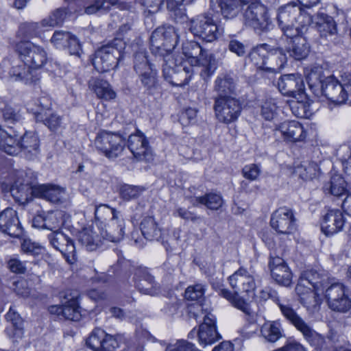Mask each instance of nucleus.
<instances>
[{
	"mask_svg": "<svg viewBox=\"0 0 351 351\" xmlns=\"http://www.w3.org/2000/svg\"><path fill=\"white\" fill-rule=\"evenodd\" d=\"M300 280H305L306 285H311L315 291H324L329 286L328 277L314 270L305 271Z\"/></svg>",
	"mask_w": 351,
	"mask_h": 351,
	"instance_id": "41",
	"label": "nucleus"
},
{
	"mask_svg": "<svg viewBox=\"0 0 351 351\" xmlns=\"http://www.w3.org/2000/svg\"><path fill=\"white\" fill-rule=\"evenodd\" d=\"M346 183L344 179L338 174L331 177L330 182L326 184L324 190L335 196H339L346 191Z\"/></svg>",
	"mask_w": 351,
	"mask_h": 351,
	"instance_id": "52",
	"label": "nucleus"
},
{
	"mask_svg": "<svg viewBox=\"0 0 351 351\" xmlns=\"http://www.w3.org/2000/svg\"><path fill=\"white\" fill-rule=\"evenodd\" d=\"M95 145L106 157L113 159L121 154L125 141V138L119 133L102 131L97 134Z\"/></svg>",
	"mask_w": 351,
	"mask_h": 351,
	"instance_id": "11",
	"label": "nucleus"
},
{
	"mask_svg": "<svg viewBox=\"0 0 351 351\" xmlns=\"http://www.w3.org/2000/svg\"><path fill=\"white\" fill-rule=\"evenodd\" d=\"M276 104L273 99L266 100L261 106V115L267 121L274 119L277 114Z\"/></svg>",
	"mask_w": 351,
	"mask_h": 351,
	"instance_id": "62",
	"label": "nucleus"
},
{
	"mask_svg": "<svg viewBox=\"0 0 351 351\" xmlns=\"http://www.w3.org/2000/svg\"><path fill=\"white\" fill-rule=\"evenodd\" d=\"M213 90L217 93L215 97H232L235 92L233 78L227 74L218 75L214 82Z\"/></svg>",
	"mask_w": 351,
	"mask_h": 351,
	"instance_id": "37",
	"label": "nucleus"
},
{
	"mask_svg": "<svg viewBox=\"0 0 351 351\" xmlns=\"http://www.w3.org/2000/svg\"><path fill=\"white\" fill-rule=\"evenodd\" d=\"M8 322L11 325L6 328L5 332L12 342H18L24 335L23 320L14 307L11 306L5 315Z\"/></svg>",
	"mask_w": 351,
	"mask_h": 351,
	"instance_id": "31",
	"label": "nucleus"
},
{
	"mask_svg": "<svg viewBox=\"0 0 351 351\" xmlns=\"http://www.w3.org/2000/svg\"><path fill=\"white\" fill-rule=\"evenodd\" d=\"M296 173L302 180H312L318 175V167L315 162L309 163L308 165H302L297 167Z\"/></svg>",
	"mask_w": 351,
	"mask_h": 351,
	"instance_id": "57",
	"label": "nucleus"
},
{
	"mask_svg": "<svg viewBox=\"0 0 351 351\" xmlns=\"http://www.w3.org/2000/svg\"><path fill=\"white\" fill-rule=\"evenodd\" d=\"M143 190L140 186L125 184L120 189V195L123 199L129 201L138 197Z\"/></svg>",
	"mask_w": 351,
	"mask_h": 351,
	"instance_id": "59",
	"label": "nucleus"
},
{
	"mask_svg": "<svg viewBox=\"0 0 351 351\" xmlns=\"http://www.w3.org/2000/svg\"><path fill=\"white\" fill-rule=\"evenodd\" d=\"M101 232L97 222L86 226L79 232L78 241L88 251L96 250L102 243Z\"/></svg>",
	"mask_w": 351,
	"mask_h": 351,
	"instance_id": "25",
	"label": "nucleus"
},
{
	"mask_svg": "<svg viewBox=\"0 0 351 351\" xmlns=\"http://www.w3.org/2000/svg\"><path fill=\"white\" fill-rule=\"evenodd\" d=\"M14 182L10 186L12 196L19 202H26L30 200L32 195L38 196L36 189L33 187L26 179V173L19 170L13 174Z\"/></svg>",
	"mask_w": 351,
	"mask_h": 351,
	"instance_id": "17",
	"label": "nucleus"
},
{
	"mask_svg": "<svg viewBox=\"0 0 351 351\" xmlns=\"http://www.w3.org/2000/svg\"><path fill=\"white\" fill-rule=\"evenodd\" d=\"M261 333L266 341L274 343L283 336V329L279 322L268 321L261 326Z\"/></svg>",
	"mask_w": 351,
	"mask_h": 351,
	"instance_id": "42",
	"label": "nucleus"
},
{
	"mask_svg": "<svg viewBox=\"0 0 351 351\" xmlns=\"http://www.w3.org/2000/svg\"><path fill=\"white\" fill-rule=\"evenodd\" d=\"M210 8L227 19H232L241 12L238 0H210Z\"/></svg>",
	"mask_w": 351,
	"mask_h": 351,
	"instance_id": "34",
	"label": "nucleus"
},
{
	"mask_svg": "<svg viewBox=\"0 0 351 351\" xmlns=\"http://www.w3.org/2000/svg\"><path fill=\"white\" fill-rule=\"evenodd\" d=\"M69 38H71L70 32L57 30L55 31L50 40L55 47L62 49L66 47Z\"/></svg>",
	"mask_w": 351,
	"mask_h": 351,
	"instance_id": "61",
	"label": "nucleus"
},
{
	"mask_svg": "<svg viewBox=\"0 0 351 351\" xmlns=\"http://www.w3.org/2000/svg\"><path fill=\"white\" fill-rule=\"evenodd\" d=\"M269 45L264 43L255 47L250 52L248 58L250 61L258 69L266 71L267 64V56Z\"/></svg>",
	"mask_w": 351,
	"mask_h": 351,
	"instance_id": "40",
	"label": "nucleus"
},
{
	"mask_svg": "<svg viewBox=\"0 0 351 351\" xmlns=\"http://www.w3.org/2000/svg\"><path fill=\"white\" fill-rule=\"evenodd\" d=\"M204 286L202 284H196L189 286L184 292V298L187 300L197 301L204 295Z\"/></svg>",
	"mask_w": 351,
	"mask_h": 351,
	"instance_id": "60",
	"label": "nucleus"
},
{
	"mask_svg": "<svg viewBox=\"0 0 351 351\" xmlns=\"http://www.w3.org/2000/svg\"><path fill=\"white\" fill-rule=\"evenodd\" d=\"M0 230L10 237L19 238L23 234V228L19 221L17 212L7 208L0 213Z\"/></svg>",
	"mask_w": 351,
	"mask_h": 351,
	"instance_id": "21",
	"label": "nucleus"
},
{
	"mask_svg": "<svg viewBox=\"0 0 351 351\" xmlns=\"http://www.w3.org/2000/svg\"><path fill=\"white\" fill-rule=\"evenodd\" d=\"M324 297L329 308L333 311L345 313L351 308V299L341 283L330 285L324 291Z\"/></svg>",
	"mask_w": 351,
	"mask_h": 351,
	"instance_id": "13",
	"label": "nucleus"
},
{
	"mask_svg": "<svg viewBox=\"0 0 351 351\" xmlns=\"http://www.w3.org/2000/svg\"><path fill=\"white\" fill-rule=\"evenodd\" d=\"M344 167L345 172L351 176V146H342L337 151Z\"/></svg>",
	"mask_w": 351,
	"mask_h": 351,
	"instance_id": "63",
	"label": "nucleus"
},
{
	"mask_svg": "<svg viewBox=\"0 0 351 351\" xmlns=\"http://www.w3.org/2000/svg\"><path fill=\"white\" fill-rule=\"evenodd\" d=\"M87 346L94 351H114L119 346L117 339L101 328H95L86 340Z\"/></svg>",
	"mask_w": 351,
	"mask_h": 351,
	"instance_id": "20",
	"label": "nucleus"
},
{
	"mask_svg": "<svg viewBox=\"0 0 351 351\" xmlns=\"http://www.w3.org/2000/svg\"><path fill=\"white\" fill-rule=\"evenodd\" d=\"M38 196L47 199L51 202H58L64 195V189L54 185H40L37 186Z\"/></svg>",
	"mask_w": 351,
	"mask_h": 351,
	"instance_id": "46",
	"label": "nucleus"
},
{
	"mask_svg": "<svg viewBox=\"0 0 351 351\" xmlns=\"http://www.w3.org/2000/svg\"><path fill=\"white\" fill-rule=\"evenodd\" d=\"M319 291L311 290L300 300V303L309 311H315L320 304Z\"/></svg>",
	"mask_w": 351,
	"mask_h": 351,
	"instance_id": "58",
	"label": "nucleus"
},
{
	"mask_svg": "<svg viewBox=\"0 0 351 351\" xmlns=\"http://www.w3.org/2000/svg\"><path fill=\"white\" fill-rule=\"evenodd\" d=\"M239 293H231L228 289H221L219 295L227 299L232 306L241 311L246 317L249 322H254L256 318V312L252 308L250 303L239 295Z\"/></svg>",
	"mask_w": 351,
	"mask_h": 351,
	"instance_id": "28",
	"label": "nucleus"
},
{
	"mask_svg": "<svg viewBox=\"0 0 351 351\" xmlns=\"http://www.w3.org/2000/svg\"><path fill=\"white\" fill-rule=\"evenodd\" d=\"M230 284L237 293H253L256 289L254 271L240 267L229 277Z\"/></svg>",
	"mask_w": 351,
	"mask_h": 351,
	"instance_id": "19",
	"label": "nucleus"
},
{
	"mask_svg": "<svg viewBox=\"0 0 351 351\" xmlns=\"http://www.w3.org/2000/svg\"><path fill=\"white\" fill-rule=\"evenodd\" d=\"M323 69L319 66H313L306 71V80L311 88L322 87L324 82Z\"/></svg>",
	"mask_w": 351,
	"mask_h": 351,
	"instance_id": "54",
	"label": "nucleus"
},
{
	"mask_svg": "<svg viewBox=\"0 0 351 351\" xmlns=\"http://www.w3.org/2000/svg\"><path fill=\"white\" fill-rule=\"evenodd\" d=\"M140 81L149 95L159 93L160 90L156 69L138 75Z\"/></svg>",
	"mask_w": 351,
	"mask_h": 351,
	"instance_id": "47",
	"label": "nucleus"
},
{
	"mask_svg": "<svg viewBox=\"0 0 351 351\" xmlns=\"http://www.w3.org/2000/svg\"><path fill=\"white\" fill-rule=\"evenodd\" d=\"M179 36L172 25H163L156 29L150 38V49L153 54L162 56L164 78L173 86L187 84L191 77V66L185 65L186 61L175 58L169 53L177 45Z\"/></svg>",
	"mask_w": 351,
	"mask_h": 351,
	"instance_id": "1",
	"label": "nucleus"
},
{
	"mask_svg": "<svg viewBox=\"0 0 351 351\" xmlns=\"http://www.w3.org/2000/svg\"><path fill=\"white\" fill-rule=\"evenodd\" d=\"M70 14L65 8H60L53 10L47 17L41 21L43 27H54L61 25L66 18L69 16Z\"/></svg>",
	"mask_w": 351,
	"mask_h": 351,
	"instance_id": "50",
	"label": "nucleus"
},
{
	"mask_svg": "<svg viewBox=\"0 0 351 351\" xmlns=\"http://www.w3.org/2000/svg\"><path fill=\"white\" fill-rule=\"evenodd\" d=\"M263 241L270 248L269 268L271 277L277 283L289 286L291 282L292 274L284 260V251L281 247H274L270 239L265 237Z\"/></svg>",
	"mask_w": 351,
	"mask_h": 351,
	"instance_id": "8",
	"label": "nucleus"
},
{
	"mask_svg": "<svg viewBox=\"0 0 351 351\" xmlns=\"http://www.w3.org/2000/svg\"><path fill=\"white\" fill-rule=\"evenodd\" d=\"M124 43L121 39L115 38L102 46L95 53L93 64L99 72H107L117 67L122 58Z\"/></svg>",
	"mask_w": 351,
	"mask_h": 351,
	"instance_id": "6",
	"label": "nucleus"
},
{
	"mask_svg": "<svg viewBox=\"0 0 351 351\" xmlns=\"http://www.w3.org/2000/svg\"><path fill=\"white\" fill-rule=\"evenodd\" d=\"M242 176L250 181L257 180L261 173L260 165L249 164L245 165L241 171Z\"/></svg>",
	"mask_w": 351,
	"mask_h": 351,
	"instance_id": "64",
	"label": "nucleus"
},
{
	"mask_svg": "<svg viewBox=\"0 0 351 351\" xmlns=\"http://www.w3.org/2000/svg\"><path fill=\"white\" fill-rule=\"evenodd\" d=\"M190 31L195 36L206 42L215 40L219 35L218 27L212 17L202 14L193 19L190 22Z\"/></svg>",
	"mask_w": 351,
	"mask_h": 351,
	"instance_id": "15",
	"label": "nucleus"
},
{
	"mask_svg": "<svg viewBox=\"0 0 351 351\" xmlns=\"http://www.w3.org/2000/svg\"><path fill=\"white\" fill-rule=\"evenodd\" d=\"M182 53L191 66L201 67L200 76L204 80H208L214 74L217 69L215 58L197 42L191 40L184 43Z\"/></svg>",
	"mask_w": 351,
	"mask_h": 351,
	"instance_id": "4",
	"label": "nucleus"
},
{
	"mask_svg": "<svg viewBox=\"0 0 351 351\" xmlns=\"http://www.w3.org/2000/svg\"><path fill=\"white\" fill-rule=\"evenodd\" d=\"M280 92L289 97L295 98L302 93L304 84L302 80L296 74H287L280 77L278 82Z\"/></svg>",
	"mask_w": 351,
	"mask_h": 351,
	"instance_id": "27",
	"label": "nucleus"
},
{
	"mask_svg": "<svg viewBox=\"0 0 351 351\" xmlns=\"http://www.w3.org/2000/svg\"><path fill=\"white\" fill-rule=\"evenodd\" d=\"M304 34L300 32L294 36H286L289 40L285 49L291 57L297 60L306 58L310 51V46Z\"/></svg>",
	"mask_w": 351,
	"mask_h": 351,
	"instance_id": "24",
	"label": "nucleus"
},
{
	"mask_svg": "<svg viewBox=\"0 0 351 351\" xmlns=\"http://www.w3.org/2000/svg\"><path fill=\"white\" fill-rule=\"evenodd\" d=\"M50 244L60 251L66 261L73 264L76 261V252L73 241L62 231H53L48 235Z\"/></svg>",
	"mask_w": 351,
	"mask_h": 351,
	"instance_id": "18",
	"label": "nucleus"
},
{
	"mask_svg": "<svg viewBox=\"0 0 351 351\" xmlns=\"http://www.w3.org/2000/svg\"><path fill=\"white\" fill-rule=\"evenodd\" d=\"M68 3L66 10L71 15L84 10L87 14L98 12H107L112 7L119 10H129L134 3V0H65Z\"/></svg>",
	"mask_w": 351,
	"mask_h": 351,
	"instance_id": "5",
	"label": "nucleus"
},
{
	"mask_svg": "<svg viewBox=\"0 0 351 351\" xmlns=\"http://www.w3.org/2000/svg\"><path fill=\"white\" fill-rule=\"evenodd\" d=\"M140 228L142 234L147 240H158L160 238L161 229L152 217H145L141 222Z\"/></svg>",
	"mask_w": 351,
	"mask_h": 351,
	"instance_id": "44",
	"label": "nucleus"
},
{
	"mask_svg": "<svg viewBox=\"0 0 351 351\" xmlns=\"http://www.w3.org/2000/svg\"><path fill=\"white\" fill-rule=\"evenodd\" d=\"M189 202L195 207L201 205L206 206L210 210H218L223 204V199L221 195L217 193H207L204 196H192L186 195Z\"/></svg>",
	"mask_w": 351,
	"mask_h": 351,
	"instance_id": "36",
	"label": "nucleus"
},
{
	"mask_svg": "<svg viewBox=\"0 0 351 351\" xmlns=\"http://www.w3.org/2000/svg\"><path fill=\"white\" fill-rule=\"evenodd\" d=\"M213 109L217 119L229 124L237 120L241 112V104L235 97H215Z\"/></svg>",
	"mask_w": 351,
	"mask_h": 351,
	"instance_id": "12",
	"label": "nucleus"
},
{
	"mask_svg": "<svg viewBox=\"0 0 351 351\" xmlns=\"http://www.w3.org/2000/svg\"><path fill=\"white\" fill-rule=\"evenodd\" d=\"M61 305H52L49 307V311L52 315H56L60 319L71 321H78L81 313L78 302L79 293L77 291L67 290L61 293Z\"/></svg>",
	"mask_w": 351,
	"mask_h": 351,
	"instance_id": "10",
	"label": "nucleus"
},
{
	"mask_svg": "<svg viewBox=\"0 0 351 351\" xmlns=\"http://www.w3.org/2000/svg\"><path fill=\"white\" fill-rule=\"evenodd\" d=\"M0 114L7 124H14L19 121L21 115L19 108L6 103L0 98Z\"/></svg>",
	"mask_w": 351,
	"mask_h": 351,
	"instance_id": "49",
	"label": "nucleus"
},
{
	"mask_svg": "<svg viewBox=\"0 0 351 351\" xmlns=\"http://www.w3.org/2000/svg\"><path fill=\"white\" fill-rule=\"evenodd\" d=\"M270 225L279 234L291 235L297 231L296 218L287 207H280L272 213Z\"/></svg>",
	"mask_w": 351,
	"mask_h": 351,
	"instance_id": "14",
	"label": "nucleus"
},
{
	"mask_svg": "<svg viewBox=\"0 0 351 351\" xmlns=\"http://www.w3.org/2000/svg\"><path fill=\"white\" fill-rule=\"evenodd\" d=\"M134 281L136 289L143 294L156 295L160 292V285L147 268H136L134 274Z\"/></svg>",
	"mask_w": 351,
	"mask_h": 351,
	"instance_id": "22",
	"label": "nucleus"
},
{
	"mask_svg": "<svg viewBox=\"0 0 351 351\" xmlns=\"http://www.w3.org/2000/svg\"><path fill=\"white\" fill-rule=\"evenodd\" d=\"M316 25L322 37L328 38L337 34V26L333 18L325 14L317 15Z\"/></svg>",
	"mask_w": 351,
	"mask_h": 351,
	"instance_id": "45",
	"label": "nucleus"
},
{
	"mask_svg": "<svg viewBox=\"0 0 351 351\" xmlns=\"http://www.w3.org/2000/svg\"><path fill=\"white\" fill-rule=\"evenodd\" d=\"M259 297L263 300L269 298L276 301L282 314L285 317L300 331L304 339L315 350L324 347V337L317 332L308 324H307L289 304H283L280 302L277 293L274 290L269 287L261 291Z\"/></svg>",
	"mask_w": 351,
	"mask_h": 351,
	"instance_id": "2",
	"label": "nucleus"
},
{
	"mask_svg": "<svg viewBox=\"0 0 351 351\" xmlns=\"http://www.w3.org/2000/svg\"><path fill=\"white\" fill-rule=\"evenodd\" d=\"M266 71L278 73L284 68L287 62V56L282 48L270 49L267 56Z\"/></svg>",
	"mask_w": 351,
	"mask_h": 351,
	"instance_id": "38",
	"label": "nucleus"
},
{
	"mask_svg": "<svg viewBox=\"0 0 351 351\" xmlns=\"http://www.w3.org/2000/svg\"><path fill=\"white\" fill-rule=\"evenodd\" d=\"M285 139L289 141H302L306 136L302 125L296 121H286L280 123L278 128Z\"/></svg>",
	"mask_w": 351,
	"mask_h": 351,
	"instance_id": "32",
	"label": "nucleus"
},
{
	"mask_svg": "<svg viewBox=\"0 0 351 351\" xmlns=\"http://www.w3.org/2000/svg\"><path fill=\"white\" fill-rule=\"evenodd\" d=\"M41 22L40 23L35 22H25L19 25L16 32V37L21 40H27V39L37 37L41 33Z\"/></svg>",
	"mask_w": 351,
	"mask_h": 351,
	"instance_id": "48",
	"label": "nucleus"
},
{
	"mask_svg": "<svg viewBox=\"0 0 351 351\" xmlns=\"http://www.w3.org/2000/svg\"><path fill=\"white\" fill-rule=\"evenodd\" d=\"M128 147L133 156L139 160H149L152 158V152L146 137L140 131L129 136Z\"/></svg>",
	"mask_w": 351,
	"mask_h": 351,
	"instance_id": "23",
	"label": "nucleus"
},
{
	"mask_svg": "<svg viewBox=\"0 0 351 351\" xmlns=\"http://www.w3.org/2000/svg\"><path fill=\"white\" fill-rule=\"evenodd\" d=\"M19 138L12 134L0 125V150L8 155L16 156L19 154Z\"/></svg>",
	"mask_w": 351,
	"mask_h": 351,
	"instance_id": "39",
	"label": "nucleus"
},
{
	"mask_svg": "<svg viewBox=\"0 0 351 351\" xmlns=\"http://www.w3.org/2000/svg\"><path fill=\"white\" fill-rule=\"evenodd\" d=\"M44 119L41 112H38L36 114V119L37 121H43V123L47 126V128L51 131L57 130L62 125V117L56 113H51L47 114Z\"/></svg>",
	"mask_w": 351,
	"mask_h": 351,
	"instance_id": "56",
	"label": "nucleus"
},
{
	"mask_svg": "<svg viewBox=\"0 0 351 351\" xmlns=\"http://www.w3.org/2000/svg\"><path fill=\"white\" fill-rule=\"evenodd\" d=\"M95 216L97 222L100 224L106 222L110 218H114L117 216L115 209L110 208L106 204H100L95 206Z\"/></svg>",
	"mask_w": 351,
	"mask_h": 351,
	"instance_id": "55",
	"label": "nucleus"
},
{
	"mask_svg": "<svg viewBox=\"0 0 351 351\" xmlns=\"http://www.w3.org/2000/svg\"><path fill=\"white\" fill-rule=\"evenodd\" d=\"M154 65L148 60L147 53L139 51L134 55V69L138 75L154 69Z\"/></svg>",
	"mask_w": 351,
	"mask_h": 351,
	"instance_id": "51",
	"label": "nucleus"
},
{
	"mask_svg": "<svg viewBox=\"0 0 351 351\" xmlns=\"http://www.w3.org/2000/svg\"><path fill=\"white\" fill-rule=\"evenodd\" d=\"M276 21L285 36L306 33L313 22L311 14L295 3H288L278 9Z\"/></svg>",
	"mask_w": 351,
	"mask_h": 351,
	"instance_id": "3",
	"label": "nucleus"
},
{
	"mask_svg": "<svg viewBox=\"0 0 351 351\" xmlns=\"http://www.w3.org/2000/svg\"><path fill=\"white\" fill-rule=\"evenodd\" d=\"M8 73L12 80L25 84L35 83L38 80L34 74L33 70L21 60L12 64Z\"/></svg>",
	"mask_w": 351,
	"mask_h": 351,
	"instance_id": "33",
	"label": "nucleus"
},
{
	"mask_svg": "<svg viewBox=\"0 0 351 351\" xmlns=\"http://www.w3.org/2000/svg\"><path fill=\"white\" fill-rule=\"evenodd\" d=\"M241 21L258 34L268 32L272 26L268 9L262 3L241 8Z\"/></svg>",
	"mask_w": 351,
	"mask_h": 351,
	"instance_id": "7",
	"label": "nucleus"
},
{
	"mask_svg": "<svg viewBox=\"0 0 351 351\" xmlns=\"http://www.w3.org/2000/svg\"><path fill=\"white\" fill-rule=\"evenodd\" d=\"M344 223L345 219L339 210H329L324 216L321 227L322 231L326 236H332L341 231Z\"/></svg>",
	"mask_w": 351,
	"mask_h": 351,
	"instance_id": "30",
	"label": "nucleus"
},
{
	"mask_svg": "<svg viewBox=\"0 0 351 351\" xmlns=\"http://www.w3.org/2000/svg\"><path fill=\"white\" fill-rule=\"evenodd\" d=\"M124 222L123 219H119L118 216L110 218L106 229L101 230V234L103 240H107L111 242H118L122 239L124 234Z\"/></svg>",
	"mask_w": 351,
	"mask_h": 351,
	"instance_id": "35",
	"label": "nucleus"
},
{
	"mask_svg": "<svg viewBox=\"0 0 351 351\" xmlns=\"http://www.w3.org/2000/svg\"><path fill=\"white\" fill-rule=\"evenodd\" d=\"M321 90L322 94L333 103L341 104L347 100L346 93L344 92L341 82L333 76L324 78Z\"/></svg>",
	"mask_w": 351,
	"mask_h": 351,
	"instance_id": "26",
	"label": "nucleus"
},
{
	"mask_svg": "<svg viewBox=\"0 0 351 351\" xmlns=\"http://www.w3.org/2000/svg\"><path fill=\"white\" fill-rule=\"evenodd\" d=\"M204 322L199 326L198 331L193 329L189 334V338L197 336L199 343L206 346L215 343L221 338L216 329V318L211 313L203 316Z\"/></svg>",
	"mask_w": 351,
	"mask_h": 351,
	"instance_id": "16",
	"label": "nucleus"
},
{
	"mask_svg": "<svg viewBox=\"0 0 351 351\" xmlns=\"http://www.w3.org/2000/svg\"><path fill=\"white\" fill-rule=\"evenodd\" d=\"M14 49L22 62H25L33 71L41 69L48 60L45 49L29 40H20L15 44Z\"/></svg>",
	"mask_w": 351,
	"mask_h": 351,
	"instance_id": "9",
	"label": "nucleus"
},
{
	"mask_svg": "<svg viewBox=\"0 0 351 351\" xmlns=\"http://www.w3.org/2000/svg\"><path fill=\"white\" fill-rule=\"evenodd\" d=\"M88 84L99 98L110 100L114 99L116 96V93L106 80L92 78L89 80Z\"/></svg>",
	"mask_w": 351,
	"mask_h": 351,
	"instance_id": "43",
	"label": "nucleus"
},
{
	"mask_svg": "<svg viewBox=\"0 0 351 351\" xmlns=\"http://www.w3.org/2000/svg\"><path fill=\"white\" fill-rule=\"evenodd\" d=\"M19 153L22 152L24 156L32 160L40 152V140L34 132H25L19 138Z\"/></svg>",
	"mask_w": 351,
	"mask_h": 351,
	"instance_id": "29",
	"label": "nucleus"
},
{
	"mask_svg": "<svg viewBox=\"0 0 351 351\" xmlns=\"http://www.w3.org/2000/svg\"><path fill=\"white\" fill-rule=\"evenodd\" d=\"M183 2H176L175 0H167V6L171 12V17L176 22L183 23L188 19L186 10L182 6Z\"/></svg>",
	"mask_w": 351,
	"mask_h": 351,
	"instance_id": "53",
	"label": "nucleus"
}]
</instances>
